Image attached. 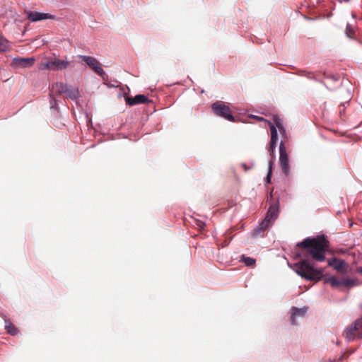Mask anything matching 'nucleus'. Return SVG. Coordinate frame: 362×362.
<instances>
[{
    "label": "nucleus",
    "instance_id": "1",
    "mask_svg": "<svg viewBox=\"0 0 362 362\" xmlns=\"http://www.w3.org/2000/svg\"><path fill=\"white\" fill-rule=\"evenodd\" d=\"M296 246L300 249L299 256L305 259L295 264L296 272L307 280H320L322 278V271L315 269L308 261V258L317 262L325 259V253L329 247V241L323 236L307 238L298 243Z\"/></svg>",
    "mask_w": 362,
    "mask_h": 362
},
{
    "label": "nucleus",
    "instance_id": "2",
    "mask_svg": "<svg viewBox=\"0 0 362 362\" xmlns=\"http://www.w3.org/2000/svg\"><path fill=\"white\" fill-rule=\"evenodd\" d=\"M279 213V202L276 201L270 205L264 219L259 224V227L255 230V235H258L261 231H264L269 228L278 218Z\"/></svg>",
    "mask_w": 362,
    "mask_h": 362
},
{
    "label": "nucleus",
    "instance_id": "3",
    "mask_svg": "<svg viewBox=\"0 0 362 362\" xmlns=\"http://www.w3.org/2000/svg\"><path fill=\"white\" fill-rule=\"evenodd\" d=\"M70 62L67 60H62L56 57H49L42 62L40 69H49L51 71H62L69 67Z\"/></svg>",
    "mask_w": 362,
    "mask_h": 362
},
{
    "label": "nucleus",
    "instance_id": "4",
    "mask_svg": "<svg viewBox=\"0 0 362 362\" xmlns=\"http://www.w3.org/2000/svg\"><path fill=\"white\" fill-rule=\"evenodd\" d=\"M348 341H353L356 338H362V317L349 326L343 333Z\"/></svg>",
    "mask_w": 362,
    "mask_h": 362
},
{
    "label": "nucleus",
    "instance_id": "5",
    "mask_svg": "<svg viewBox=\"0 0 362 362\" xmlns=\"http://www.w3.org/2000/svg\"><path fill=\"white\" fill-rule=\"evenodd\" d=\"M78 58L81 59L86 64L93 69L96 74L105 79L106 74L104 70L101 68V64L96 58L90 56L78 55Z\"/></svg>",
    "mask_w": 362,
    "mask_h": 362
},
{
    "label": "nucleus",
    "instance_id": "6",
    "mask_svg": "<svg viewBox=\"0 0 362 362\" xmlns=\"http://www.w3.org/2000/svg\"><path fill=\"white\" fill-rule=\"evenodd\" d=\"M212 109L214 113L221 116L228 121H234V117L231 114L230 109L223 102H216L212 105Z\"/></svg>",
    "mask_w": 362,
    "mask_h": 362
},
{
    "label": "nucleus",
    "instance_id": "7",
    "mask_svg": "<svg viewBox=\"0 0 362 362\" xmlns=\"http://www.w3.org/2000/svg\"><path fill=\"white\" fill-rule=\"evenodd\" d=\"M279 162L283 173L288 176L290 173L288 156L283 141L279 145Z\"/></svg>",
    "mask_w": 362,
    "mask_h": 362
},
{
    "label": "nucleus",
    "instance_id": "8",
    "mask_svg": "<svg viewBox=\"0 0 362 362\" xmlns=\"http://www.w3.org/2000/svg\"><path fill=\"white\" fill-rule=\"evenodd\" d=\"M66 90V86L62 83H55L52 85L49 89V97L52 107L56 105V98L64 94Z\"/></svg>",
    "mask_w": 362,
    "mask_h": 362
},
{
    "label": "nucleus",
    "instance_id": "9",
    "mask_svg": "<svg viewBox=\"0 0 362 362\" xmlns=\"http://www.w3.org/2000/svg\"><path fill=\"white\" fill-rule=\"evenodd\" d=\"M27 18L32 22H37L46 19H54V16L49 13H40L37 11H28L26 12Z\"/></svg>",
    "mask_w": 362,
    "mask_h": 362
},
{
    "label": "nucleus",
    "instance_id": "10",
    "mask_svg": "<svg viewBox=\"0 0 362 362\" xmlns=\"http://www.w3.org/2000/svg\"><path fill=\"white\" fill-rule=\"evenodd\" d=\"M34 57L23 58L18 57L13 60L12 65L16 68H28L31 67L35 62Z\"/></svg>",
    "mask_w": 362,
    "mask_h": 362
},
{
    "label": "nucleus",
    "instance_id": "11",
    "mask_svg": "<svg viewBox=\"0 0 362 362\" xmlns=\"http://www.w3.org/2000/svg\"><path fill=\"white\" fill-rule=\"evenodd\" d=\"M126 103L130 106L138 104H144L148 101V98L144 95H136L135 97H125Z\"/></svg>",
    "mask_w": 362,
    "mask_h": 362
},
{
    "label": "nucleus",
    "instance_id": "12",
    "mask_svg": "<svg viewBox=\"0 0 362 362\" xmlns=\"http://www.w3.org/2000/svg\"><path fill=\"white\" fill-rule=\"evenodd\" d=\"M328 264L338 272H344L346 270V262L340 259L332 258L328 260Z\"/></svg>",
    "mask_w": 362,
    "mask_h": 362
},
{
    "label": "nucleus",
    "instance_id": "13",
    "mask_svg": "<svg viewBox=\"0 0 362 362\" xmlns=\"http://www.w3.org/2000/svg\"><path fill=\"white\" fill-rule=\"evenodd\" d=\"M307 312V308H292V315L291 317V322L293 325H296V318L297 317H303Z\"/></svg>",
    "mask_w": 362,
    "mask_h": 362
},
{
    "label": "nucleus",
    "instance_id": "14",
    "mask_svg": "<svg viewBox=\"0 0 362 362\" xmlns=\"http://www.w3.org/2000/svg\"><path fill=\"white\" fill-rule=\"evenodd\" d=\"M5 322V329L6 332L12 336L16 335L18 333L17 327L11 322V320L6 317H4Z\"/></svg>",
    "mask_w": 362,
    "mask_h": 362
},
{
    "label": "nucleus",
    "instance_id": "15",
    "mask_svg": "<svg viewBox=\"0 0 362 362\" xmlns=\"http://www.w3.org/2000/svg\"><path fill=\"white\" fill-rule=\"evenodd\" d=\"M268 124L269 126L270 131H271L270 144L276 145L277 140H278V134H277L276 129L275 126L272 122H269Z\"/></svg>",
    "mask_w": 362,
    "mask_h": 362
},
{
    "label": "nucleus",
    "instance_id": "16",
    "mask_svg": "<svg viewBox=\"0 0 362 362\" xmlns=\"http://www.w3.org/2000/svg\"><path fill=\"white\" fill-rule=\"evenodd\" d=\"M64 94H66V97H69L71 99H76L79 96V92L78 89L74 88H68L67 86Z\"/></svg>",
    "mask_w": 362,
    "mask_h": 362
},
{
    "label": "nucleus",
    "instance_id": "17",
    "mask_svg": "<svg viewBox=\"0 0 362 362\" xmlns=\"http://www.w3.org/2000/svg\"><path fill=\"white\" fill-rule=\"evenodd\" d=\"M240 262L245 263L247 267H254L256 264V259L250 257H246L245 255H242L240 257Z\"/></svg>",
    "mask_w": 362,
    "mask_h": 362
},
{
    "label": "nucleus",
    "instance_id": "18",
    "mask_svg": "<svg viewBox=\"0 0 362 362\" xmlns=\"http://www.w3.org/2000/svg\"><path fill=\"white\" fill-rule=\"evenodd\" d=\"M325 283L329 284L333 288H337L341 286V282L337 278L331 276L325 279Z\"/></svg>",
    "mask_w": 362,
    "mask_h": 362
},
{
    "label": "nucleus",
    "instance_id": "19",
    "mask_svg": "<svg viewBox=\"0 0 362 362\" xmlns=\"http://www.w3.org/2000/svg\"><path fill=\"white\" fill-rule=\"evenodd\" d=\"M9 49V42L0 35V52H4Z\"/></svg>",
    "mask_w": 362,
    "mask_h": 362
},
{
    "label": "nucleus",
    "instance_id": "20",
    "mask_svg": "<svg viewBox=\"0 0 362 362\" xmlns=\"http://www.w3.org/2000/svg\"><path fill=\"white\" fill-rule=\"evenodd\" d=\"M346 35H347V37H349L350 38H352L354 37V28L349 23H348L346 25Z\"/></svg>",
    "mask_w": 362,
    "mask_h": 362
},
{
    "label": "nucleus",
    "instance_id": "21",
    "mask_svg": "<svg viewBox=\"0 0 362 362\" xmlns=\"http://www.w3.org/2000/svg\"><path fill=\"white\" fill-rule=\"evenodd\" d=\"M340 282L341 286H344L347 287L352 286L354 285V281L349 279H343L341 281H340Z\"/></svg>",
    "mask_w": 362,
    "mask_h": 362
},
{
    "label": "nucleus",
    "instance_id": "22",
    "mask_svg": "<svg viewBox=\"0 0 362 362\" xmlns=\"http://www.w3.org/2000/svg\"><path fill=\"white\" fill-rule=\"evenodd\" d=\"M272 161L271 160L269 163V172H268V174H267V176L266 177V181L267 182H270L271 181V177H272Z\"/></svg>",
    "mask_w": 362,
    "mask_h": 362
},
{
    "label": "nucleus",
    "instance_id": "23",
    "mask_svg": "<svg viewBox=\"0 0 362 362\" xmlns=\"http://www.w3.org/2000/svg\"><path fill=\"white\" fill-rule=\"evenodd\" d=\"M276 146V145H275V144H269V147L268 148V151L269 152V153L271 154L272 156L274 154V149H275Z\"/></svg>",
    "mask_w": 362,
    "mask_h": 362
},
{
    "label": "nucleus",
    "instance_id": "24",
    "mask_svg": "<svg viewBox=\"0 0 362 362\" xmlns=\"http://www.w3.org/2000/svg\"><path fill=\"white\" fill-rule=\"evenodd\" d=\"M274 123L279 129H283L280 119L279 118L274 119Z\"/></svg>",
    "mask_w": 362,
    "mask_h": 362
},
{
    "label": "nucleus",
    "instance_id": "25",
    "mask_svg": "<svg viewBox=\"0 0 362 362\" xmlns=\"http://www.w3.org/2000/svg\"><path fill=\"white\" fill-rule=\"evenodd\" d=\"M308 78H311V79L317 80V74H316V73H310L308 75Z\"/></svg>",
    "mask_w": 362,
    "mask_h": 362
},
{
    "label": "nucleus",
    "instance_id": "26",
    "mask_svg": "<svg viewBox=\"0 0 362 362\" xmlns=\"http://www.w3.org/2000/svg\"><path fill=\"white\" fill-rule=\"evenodd\" d=\"M254 118H255L256 119H257L258 121H264L266 122H269L268 121H267L265 119H264L263 117H259V116H253Z\"/></svg>",
    "mask_w": 362,
    "mask_h": 362
},
{
    "label": "nucleus",
    "instance_id": "27",
    "mask_svg": "<svg viewBox=\"0 0 362 362\" xmlns=\"http://www.w3.org/2000/svg\"><path fill=\"white\" fill-rule=\"evenodd\" d=\"M344 112V108L342 110L341 109L339 110L340 114H342V112Z\"/></svg>",
    "mask_w": 362,
    "mask_h": 362
},
{
    "label": "nucleus",
    "instance_id": "28",
    "mask_svg": "<svg viewBox=\"0 0 362 362\" xmlns=\"http://www.w3.org/2000/svg\"><path fill=\"white\" fill-rule=\"evenodd\" d=\"M358 272L362 274V267L358 268Z\"/></svg>",
    "mask_w": 362,
    "mask_h": 362
}]
</instances>
